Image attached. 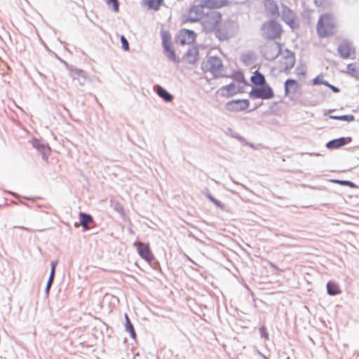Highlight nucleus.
<instances>
[{
    "instance_id": "b1692460",
    "label": "nucleus",
    "mask_w": 359,
    "mask_h": 359,
    "mask_svg": "<svg viewBox=\"0 0 359 359\" xmlns=\"http://www.w3.org/2000/svg\"><path fill=\"white\" fill-rule=\"evenodd\" d=\"M161 38L163 49L171 47V35L168 32H163L161 33Z\"/></svg>"
},
{
    "instance_id": "393cba45",
    "label": "nucleus",
    "mask_w": 359,
    "mask_h": 359,
    "mask_svg": "<svg viewBox=\"0 0 359 359\" xmlns=\"http://www.w3.org/2000/svg\"><path fill=\"white\" fill-rule=\"evenodd\" d=\"M348 72L354 77H359V64L351 63L347 65Z\"/></svg>"
},
{
    "instance_id": "e433bc0d",
    "label": "nucleus",
    "mask_w": 359,
    "mask_h": 359,
    "mask_svg": "<svg viewBox=\"0 0 359 359\" xmlns=\"http://www.w3.org/2000/svg\"><path fill=\"white\" fill-rule=\"evenodd\" d=\"M322 84L329 87L330 89H332L334 93H338L339 92V89L337 88V87L334 86H332L330 84H329L327 81H322Z\"/></svg>"
},
{
    "instance_id": "f3484780",
    "label": "nucleus",
    "mask_w": 359,
    "mask_h": 359,
    "mask_svg": "<svg viewBox=\"0 0 359 359\" xmlns=\"http://www.w3.org/2000/svg\"><path fill=\"white\" fill-rule=\"evenodd\" d=\"M351 142V137H340L328 142L326 144V147L330 149H338L344 145L350 143Z\"/></svg>"
},
{
    "instance_id": "7c9ffc66",
    "label": "nucleus",
    "mask_w": 359,
    "mask_h": 359,
    "mask_svg": "<svg viewBox=\"0 0 359 359\" xmlns=\"http://www.w3.org/2000/svg\"><path fill=\"white\" fill-rule=\"evenodd\" d=\"M106 3L109 8H111L114 12H118L119 4L118 0H106Z\"/></svg>"
},
{
    "instance_id": "9b49d317",
    "label": "nucleus",
    "mask_w": 359,
    "mask_h": 359,
    "mask_svg": "<svg viewBox=\"0 0 359 359\" xmlns=\"http://www.w3.org/2000/svg\"><path fill=\"white\" fill-rule=\"evenodd\" d=\"M217 38L220 41L226 40L233 36V29L231 26L222 21L220 25L212 32Z\"/></svg>"
},
{
    "instance_id": "ddd939ff",
    "label": "nucleus",
    "mask_w": 359,
    "mask_h": 359,
    "mask_svg": "<svg viewBox=\"0 0 359 359\" xmlns=\"http://www.w3.org/2000/svg\"><path fill=\"white\" fill-rule=\"evenodd\" d=\"M196 37V34L191 30L183 29L180 31L177 39L180 44H190L193 43Z\"/></svg>"
},
{
    "instance_id": "2eb2a0df",
    "label": "nucleus",
    "mask_w": 359,
    "mask_h": 359,
    "mask_svg": "<svg viewBox=\"0 0 359 359\" xmlns=\"http://www.w3.org/2000/svg\"><path fill=\"white\" fill-rule=\"evenodd\" d=\"M264 8V12L271 17H278L280 15L278 6L273 0H265Z\"/></svg>"
},
{
    "instance_id": "a878e982",
    "label": "nucleus",
    "mask_w": 359,
    "mask_h": 359,
    "mask_svg": "<svg viewBox=\"0 0 359 359\" xmlns=\"http://www.w3.org/2000/svg\"><path fill=\"white\" fill-rule=\"evenodd\" d=\"M125 318H126V325H125L126 330L130 334V336L133 339H135L136 334H135L134 327H133L132 323H130L129 317L127 314L125 315Z\"/></svg>"
},
{
    "instance_id": "6ab92c4d",
    "label": "nucleus",
    "mask_w": 359,
    "mask_h": 359,
    "mask_svg": "<svg viewBox=\"0 0 359 359\" xmlns=\"http://www.w3.org/2000/svg\"><path fill=\"white\" fill-rule=\"evenodd\" d=\"M198 57V50L196 47H191L189 48L185 55V60L189 63H194Z\"/></svg>"
},
{
    "instance_id": "4468645a",
    "label": "nucleus",
    "mask_w": 359,
    "mask_h": 359,
    "mask_svg": "<svg viewBox=\"0 0 359 359\" xmlns=\"http://www.w3.org/2000/svg\"><path fill=\"white\" fill-rule=\"evenodd\" d=\"M299 91V85L294 79H287L285 82V94L292 97Z\"/></svg>"
},
{
    "instance_id": "5701e85b",
    "label": "nucleus",
    "mask_w": 359,
    "mask_h": 359,
    "mask_svg": "<svg viewBox=\"0 0 359 359\" xmlns=\"http://www.w3.org/2000/svg\"><path fill=\"white\" fill-rule=\"evenodd\" d=\"M156 93L165 102H171L172 100V95L168 93L161 86L157 87Z\"/></svg>"
},
{
    "instance_id": "aec40b11",
    "label": "nucleus",
    "mask_w": 359,
    "mask_h": 359,
    "mask_svg": "<svg viewBox=\"0 0 359 359\" xmlns=\"http://www.w3.org/2000/svg\"><path fill=\"white\" fill-rule=\"evenodd\" d=\"M251 82L257 86H264L266 84V80L263 74L259 71H255L250 78Z\"/></svg>"
},
{
    "instance_id": "7ed1b4c3",
    "label": "nucleus",
    "mask_w": 359,
    "mask_h": 359,
    "mask_svg": "<svg viewBox=\"0 0 359 359\" xmlns=\"http://www.w3.org/2000/svg\"><path fill=\"white\" fill-rule=\"evenodd\" d=\"M238 84L231 83L229 85L222 87L219 89L221 95L223 97H232L235 95L242 93L243 92V88L245 85V80L244 76L240 74L238 76L237 79Z\"/></svg>"
},
{
    "instance_id": "cd10ccee",
    "label": "nucleus",
    "mask_w": 359,
    "mask_h": 359,
    "mask_svg": "<svg viewBox=\"0 0 359 359\" xmlns=\"http://www.w3.org/2000/svg\"><path fill=\"white\" fill-rule=\"evenodd\" d=\"M57 264V261L51 262V271H50V277L48 278V280L47 283V286H46L47 292L49 291L50 287H51V285L53 282V278H54L55 271V268H56Z\"/></svg>"
},
{
    "instance_id": "a211bd4d",
    "label": "nucleus",
    "mask_w": 359,
    "mask_h": 359,
    "mask_svg": "<svg viewBox=\"0 0 359 359\" xmlns=\"http://www.w3.org/2000/svg\"><path fill=\"white\" fill-rule=\"evenodd\" d=\"M229 0H204V6L208 9L215 10L228 5Z\"/></svg>"
},
{
    "instance_id": "58836bf2",
    "label": "nucleus",
    "mask_w": 359,
    "mask_h": 359,
    "mask_svg": "<svg viewBox=\"0 0 359 359\" xmlns=\"http://www.w3.org/2000/svg\"><path fill=\"white\" fill-rule=\"evenodd\" d=\"M313 83H314V84L322 83V82H319V81H318V79H315L313 81Z\"/></svg>"
},
{
    "instance_id": "f03ea898",
    "label": "nucleus",
    "mask_w": 359,
    "mask_h": 359,
    "mask_svg": "<svg viewBox=\"0 0 359 359\" xmlns=\"http://www.w3.org/2000/svg\"><path fill=\"white\" fill-rule=\"evenodd\" d=\"M283 32L280 23L275 20L264 22L261 27V34L266 40H276L280 39Z\"/></svg>"
},
{
    "instance_id": "39448f33",
    "label": "nucleus",
    "mask_w": 359,
    "mask_h": 359,
    "mask_svg": "<svg viewBox=\"0 0 359 359\" xmlns=\"http://www.w3.org/2000/svg\"><path fill=\"white\" fill-rule=\"evenodd\" d=\"M202 69L205 72H210L215 77L219 76L223 72V65L218 57H210L202 63Z\"/></svg>"
},
{
    "instance_id": "0eeeda50",
    "label": "nucleus",
    "mask_w": 359,
    "mask_h": 359,
    "mask_svg": "<svg viewBox=\"0 0 359 359\" xmlns=\"http://www.w3.org/2000/svg\"><path fill=\"white\" fill-rule=\"evenodd\" d=\"M250 100L248 99H236L229 101L225 104V108L230 112H240L249 109Z\"/></svg>"
},
{
    "instance_id": "f257e3e1",
    "label": "nucleus",
    "mask_w": 359,
    "mask_h": 359,
    "mask_svg": "<svg viewBox=\"0 0 359 359\" xmlns=\"http://www.w3.org/2000/svg\"><path fill=\"white\" fill-rule=\"evenodd\" d=\"M316 32L320 38H327L334 35L337 32V22L331 13L321 15L316 25Z\"/></svg>"
},
{
    "instance_id": "20e7f679",
    "label": "nucleus",
    "mask_w": 359,
    "mask_h": 359,
    "mask_svg": "<svg viewBox=\"0 0 359 359\" xmlns=\"http://www.w3.org/2000/svg\"><path fill=\"white\" fill-rule=\"evenodd\" d=\"M222 21L221 13L216 11H211L205 14L202 25L206 32H212L220 25Z\"/></svg>"
},
{
    "instance_id": "72a5a7b5",
    "label": "nucleus",
    "mask_w": 359,
    "mask_h": 359,
    "mask_svg": "<svg viewBox=\"0 0 359 359\" xmlns=\"http://www.w3.org/2000/svg\"><path fill=\"white\" fill-rule=\"evenodd\" d=\"M259 332L262 338H264L266 340L269 339V334L265 327H260Z\"/></svg>"
},
{
    "instance_id": "c9c22d12",
    "label": "nucleus",
    "mask_w": 359,
    "mask_h": 359,
    "mask_svg": "<svg viewBox=\"0 0 359 359\" xmlns=\"http://www.w3.org/2000/svg\"><path fill=\"white\" fill-rule=\"evenodd\" d=\"M208 198L212 202L214 203L217 207L220 208H224V204H222L220 201L216 200L214 197H212V196H208Z\"/></svg>"
},
{
    "instance_id": "4c0bfd02",
    "label": "nucleus",
    "mask_w": 359,
    "mask_h": 359,
    "mask_svg": "<svg viewBox=\"0 0 359 359\" xmlns=\"http://www.w3.org/2000/svg\"><path fill=\"white\" fill-rule=\"evenodd\" d=\"M42 148H43V149L44 150V153H43V158H46V160H47L48 156H47V155H46V151H48V152H49L50 149H49L48 147H45V146H43V147H42Z\"/></svg>"
},
{
    "instance_id": "f704fd0d",
    "label": "nucleus",
    "mask_w": 359,
    "mask_h": 359,
    "mask_svg": "<svg viewBox=\"0 0 359 359\" xmlns=\"http://www.w3.org/2000/svg\"><path fill=\"white\" fill-rule=\"evenodd\" d=\"M121 43H122L123 48L125 50H129V44H128V42L127 39L125 38L124 36H121Z\"/></svg>"
},
{
    "instance_id": "473e14b6",
    "label": "nucleus",
    "mask_w": 359,
    "mask_h": 359,
    "mask_svg": "<svg viewBox=\"0 0 359 359\" xmlns=\"http://www.w3.org/2000/svg\"><path fill=\"white\" fill-rule=\"evenodd\" d=\"M145 4L149 8L158 10L159 8V2L156 0H148Z\"/></svg>"
},
{
    "instance_id": "ea45409f",
    "label": "nucleus",
    "mask_w": 359,
    "mask_h": 359,
    "mask_svg": "<svg viewBox=\"0 0 359 359\" xmlns=\"http://www.w3.org/2000/svg\"><path fill=\"white\" fill-rule=\"evenodd\" d=\"M257 107H258V106H256V107H253L252 109H250V111H253V110L256 109Z\"/></svg>"
},
{
    "instance_id": "412c9836",
    "label": "nucleus",
    "mask_w": 359,
    "mask_h": 359,
    "mask_svg": "<svg viewBox=\"0 0 359 359\" xmlns=\"http://www.w3.org/2000/svg\"><path fill=\"white\" fill-rule=\"evenodd\" d=\"M327 291L330 295H337L341 292L339 285L332 281H329L327 283Z\"/></svg>"
},
{
    "instance_id": "2f4dec72",
    "label": "nucleus",
    "mask_w": 359,
    "mask_h": 359,
    "mask_svg": "<svg viewBox=\"0 0 359 359\" xmlns=\"http://www.w3.org/2000/svg\"><path fill=\"white\" fill-rule=\"evenodd\" d=\"M331 118L335 119V120H341V121H353L354 120V116L353 115H345V116H331Z\"/></svg>"
},
{
    "instance_id": "dca6fc26",
    "label": "nucleus",
    "mask_w": 359,
    "mask_h": 359,
    "mask_svg": "<svg viewBox=\"0 0 359 359\" xmlns=\"http://www.w3.org/2000/svg\"><path fill=\"white\" fill-rule=\"evenodd\" d=\"M338 52L341 57L347 59L355 55V50L350 43L345 42L339 46Z\"/></svg>"
},
{
    "instance_id": "6e6552de",
    "label": "nucleus",
    "mask_w": 359,
    "mask_h": 359,
    "mask_svg": "<svg viewBox=\"0 0 359 359\" xmlns=\"http://www.w3.org/2000/svg\"><path fill=\"white\" fill-rule=\"evenodd\" d=\"M134 245L142 259L148 263H151L155 259V256L151 252L149 243L140 241L135 242Z\"/></svg>"
},
{
    "instance_id": "f8f14e48",
    "label": "nucleus",
    "mask_w": 359,
    "mask_h": 359,
    "mask_svg": "<svg viewBox=\"0 0 359 359\" xmlns=\"http://www.w3.org/2000/svg\"><path fill=\"white\" fill-rule=\"evenodd\" d=\"M294 63L295 57L293 54L290 53L282 54L278 60L280 71L287 72L294 67Z\"/></svg>"
},
{
    "instance_id": "c85d7f7f",
    "label": "nucleus",
    "mask_w": 359,
    "mask_h": 359,
    "mask_svg": "<svg viewBox=\"0 0 359 359\" xmlns=\"http://www.w3.org/2000/svg\"><path fill=\"white\" fill-rule=\"evenodd\" d=\"M164 53L166 57L173 62H178V58L176 57L175 53L171 47L163 49Z\"/></svg>"
},
{
    "instance_id": "4be33fe9",
    "label": "nucleus",
    "mask_w": 359,
    "mask_h": 359,
    "mask_svg": "<svg viewBox=\"0 0 359 359\" xmlns=\"http://www.w3.org/2000/svg\"><path fill=\"white\" fill-rule=\"evenodd\" d=\"M79 217H80V223L82 227L85 230H88L89 226L88 224L93 222V219L91 215L86 214L84 212H80L79 213Z\"/></svg>"
},
{
    "instance_id": "bb28decb",
    "label": "nucleus",
    "mask_w": 359,
    "mask_h": 359,
    "mask_svg": "<svg viewBox=\"0 0 359 359\" xmlns=\"http://www.w3.org/2000/svg\"><path fill=\"white\" fill-rule=\"evenodd\" d=\"M57 264V261L51 262V271H50V277L48 278V280L47 283V286H46L47 292L49 291L50 287H51V285L53 282V278H54L55 271V268H56Z\"/></svg>"
},
{
    "instance_id": "9d476101",
    "label": "nucleus",
    "mask_w": 359,
    "mask_h": 359,
    "mask_svg": "<svg viewBox=\"0 0 359 359\" xmlns=\"http://www.w3.org/2000/svg\"><path fill=\"white\" fill-rule=\"evenodd\" d=\"M204 0L199 5H196L191 6L188 11V20L190 22H196L198 20H202L205 15L203 12L204 8H208V7L205 6Z\"/></svg>"
},
{
    "instance_id": "c756f323",
    "label": "nucleus",
    "mask_w": 359,
    "mask_h": 359,
    "mask_svg": "<svg viewBox=\"0 0 359 359\" xmlns=\"http://www.w3.org/2000/svg\"><path fill=\"white\" fill-rule=\"evenodd\" d=\"M331 182L340 185L348 186L351 188H358V186L356 184H355L352 182L347 180H332Z\"/></svg>"
},
{
    "instance_id": "423d86ee",
    "label": "nucleus",
    "mask_w": 359,
    "mask_h": 359,
    "mask_svg": "<svg viewBox=\"0 0 359 359\" xmlns=\"http://www.w3.org/2000/svg\"><path fill=\"white\" fill-rule=\"evenodd\" d=\"M249 96L252 99L269 100L274 97V93L271 86L268 84H264L259 88H252L249 93Z\"/></svg>"
},
{
    "instance_id": "1a4fd4ad",
    "label": "nucleus",
    "mask_w": 359,
    "mask_h": 359,
    "mask_svg": "<svg viewBox=\"0 0 359 359\" xmlns=\"http://www.w3.org/2000/svg\"><path fill=\"white\" fill-rule=\"evenodd\" d=\"M281 18L287 25H289L292 29H297L299 27V22L297 18L289 7L284 6L282 10Z\"/></svg>"
}]
</instances>
